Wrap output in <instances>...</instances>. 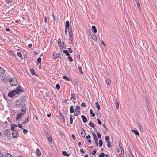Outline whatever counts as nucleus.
I'll list each match as a JSON object with an SVG mask.
<instances>
[{"label": "nucleus", "instance_id": "473e14b6", "mask_svg": "<svg viewBox=\"0 0 157 157\" xmlns=\"http://www.w3.org/2000/svg\"><path fill=\"white\" fill-rule=\"evenodd\" d=\"M70 123L72 124L73 122V119L72 117V116L71 115H70Z\"/></svg>", "mask_w": 157, "mask_h": 157}, {"label": "nucleus", "instance_id": "5701e85b", "mask_svg": "<svg viewBox=\"0 0 157 157\" xmlns=\"http://www.w3.org/2000/svg\"><path fill=\"white\" fill-rule=\"evenodd\" d=\"M29 116L28 115L27 116V118L25 119V121H24L22 123L24 124H26L28 122V121H29Z\"/></svg>", "mask_w": 157, "mask_h": 157}, {"label": "nucleus", "instance_id": "a19ab883", "mask_svg": "<svg viewBox=\"0 0 157 157\" xmlns=\"http://www.w3.org/2000/svg\"><path fill=\"white\" fill-rule=\"evenodd\" d=\"M41 59L40 57H39L37 59V63L39 64L41 63Z\"/></svg>", "mask_w": 157, "mask_h": 157}, {"label": "nucleus", "instance_id": "49530a36", "mask_svg": "<svg viewBox=\"0 0 157 157\" xmlns=\"http://www.w3.org/2000/svg\"><path fill=\"white\" fill-rule=\"evenodd\" d=\"M105 154L104 153L102 152L99 155L100 157H104Z\"/></svg>", "mask_w": 157, "mask_h": 157}, {"label": "nucleus", "instance_id": "e2e57ef3", "mask_svg": "<svg viewBox=\"0 0 157 157\" xmlns=\"http://www.w3.org/2000/svg\"><path fill=\"white\" fill-rule=\"evenodd\" d=\"M79 84V81L78 79H77L75 82V84L76 86H78Z\"/></svg>", "mask_w": 157, "mask_h": 157}, {"label": "nucleus", "instance_id": "338daca9", "mask_svg": "<svg viewBox=\"0 0 157 157\" xmlns=\"http://www.w3.org/2000/svg\"><path fill=\"white\" fill-rule=\"evenodd\" d=\"M97 121L98 122V124H100L101 125L102 124V123L101 121H100V120L99 119H97Z\"/></svg>", "mask_w": 157, "mask_h": 157}, {"label": "nucleus", "instance_id": "c9c22d12", "mask_svg": "<svg viewBox=\"0 0 157 157\" xmlns=\"http://www.w3.org/2000/svg\"><path fill=\"white\" fill-rule=\"evenodd\" d=\"M63 78L64 79H66L67 81H69L70 80V78H68L67 76H65V75L64 76H63Z\"/></svg>", "mask_w": 157, "mask_h": 157}, {"label": "nucleus", "instance_id": "ea45409f", "mask_svg": "<svg viewBox=\"0 0 157 157\" xmlns=\"http://www.w3.org/2000/svg\"><path fill=\"white\" fill-rule=\"evenodd\" d=\"M103 145V142L101 139L99 141V145L100 147L102 146Z\"/></svg>", "mask_w": 157, "mask_h": 157}, {"label": "nucleus", "instance_id": "4be33fe9", "mask_svg": "<svg viewBox=\"0 0 157 157\" xmlns=\"http://www.w3.org/2000/svg\"><path fill=\"white\" fill-rule=\"evenodd\" d=\"M69 26V23L68 21H67L65 23V28L68 29Z\"/></svg>", "mask_w": 157, "mask_h": 157}, {"label": "nucleus", "instance_id": "aec40b11", "mask_svg": "<svg viewBox=\"0 0 157 157\" xmlns=\"http://www.w3.org/2000/svg\"><path fill=\"white\" fill-rule=\"evenodd\" d=\"M81 134L83 138H85L86 136L85 132L84 130V129H82V132L81 131Z\"/></svg>", "mask_w": 157, "mask_h": 157}, {"label": "nucleus", "instance_id": "37998d69", "mask_svg": "<svg viewBox=\"0 0 157 157\" xmlns=\"http://www.w3.org/2000/svg\"><path fill=\"white\" fill-rule=\"evenodd\" d=\"M70 29H68V31H69V36H73V33L71 30H69Z\"/></svg>", "mask_w": 157, "mask_h": 157}, {"label": "nucleus", "instance_id": "7ed1b4c3", "mask_svg": "<svg viewBox=\"0 0 157 157\" xmlns=\"http://www.w3.org/2000/svg\"><path fill=\"white\" fill-rule=\"evenodd\" d=\"M25 104L23 103L22 101L20 99L18 100L16 102V105L17 107H19L21 106H25Z\"/></svg>", "mask_w": 157, "mask_h": 157}, {"label": "nucleus", "instance_id": "393cba45", "mask_svg": "<svg viewBox=\"0 0 157 157\" xmlns=\"http://www.w3.org/2000/svg\"><path fill=\"white\" fill-rule=\"evenodd\" d=\"M91 36H92V38L93 39L94 41H96L97 40V38L96 36L94 35V34L91 35Z\"/></svg>", "mask_w": 157, "mask_h": 157}, {"label": "nucleus", "instance_id": "774afa93", "mask_svg": "<svg viewBox=\"0 0 157 157\" xmlns=\"http://www.w3.org/2000/svg\"><path fill=\"white\" fill-rule=\"evenodd\" d=\"M91 138V136L90 135H89L86 136V138L87 139H90Z\"/></svg>", "mask_w": 157, "mask_h": 157}, {"label": "nucleus", "instance_id": "f257e3e1", "mask_svg": "<svg viewBox=\"0 0 157 157\" xmlns=\"http://www.w3.org/2000/svg\"><path fill=\"white\" fill-rule=\"evenodd\" d=\"M9 82L10 85L12 86H15L17 84V80L14 78H11L9 79Z\"/></svg>", "mask_w": 157, "mask_h": 157}, {"label": "nucleus", "instance_id": "f03ea898", "mask_svg": "<svg viewBox=\"0 0 157 157\" xmlns=\"http://www.w3.org/2000/svg\"><path fill=\"white\" fill-rule=\"evenodd\" d=\"M17 94H20L21 93H23L24 90L22 89L21 87L20 86H18L16 89L15 90H14Z\"/></svg>", "mask_w": 157, "mask_h": 157}, {"label": "nucleus", "instance_id": "de8ad7c7", "mask_svg": "<svg viewBox=\"0 0 157 157\" xmlns=\"http://www.w3.org/2000/svg\"><path fill=\"white\" fill-rule=\"evenodd\" d=\"M56 87L58 90H59L60 88V86L59 84H56Z\"/></svg>", "mask_w": 157, "mask_h": 157}, {"label": "nucleus", "instance_id": "3c124183", "mask_svg": "<svg viewBox=\"0 0 157 157\" xmlns=\"http://www.w3.org/2000/svg\"><path fill=\"white\" fill-rule=\"evenodd\" d=\"M69 38H70V40L71 41V43H72V42L73 41V36H69Z\"/></svg>", "mask_w": 157, "mask_h": 157}, {"label": "nucleus", "instance_id": "0e129e2a", "mask_svg": "<svg viewBox=\"0 0 157 157\" xmlns=\"http://www.w3.org/2000/svg\"><path fill=\"white\" fill-rule=\"evenodd\" d=\"M80 152L82 154L84 153H85V151L83 150L82 148H81L80 150Z\"/></svg>", "mask_w": 157, "mask_h": 157}, {"label": "nucleus", "instance_id": "b1692460", "mask_svg": "<svg viewBox=\"0 0 157 157\" xmlns=\"http://www.w3.org/2000/svg\"><path fill=\"white\" fill-rule=\"evenodd\" d=\"M70 111L71 113H74V108L73 106H71L70 107Z\"/></svg>", "mask_w": 157, "mask_h": 157}, {"label": "nucleus", "instance_id": "c85d7f7f", "mask_svg": "<svg viewBox=\"0 0 157 157\" xmlns=\"http://www.w3.org/2000/svg\"><path fill=\"white\" fill-rule=\"evenodd\" d=\"M95 105H96V107L99 110H100V108L98 102H95Z\"/></svg>", "mask_w": 157, "mask_h": 157}, {"label": "nucleus", "instance_id": "7c9ffc66", "mask_svg": "<svg viewBox=\"0 0 157 157\" xmlns=\"http://www.w3.org/2000/svg\"><path fill=\"white\" fill-rule=\"evenodd\" d=\"M89 125L90 127L94 128V127L95 125L94 123H93L92 121H90L89 123Z\"/></svg>", "mask_w": 157, "mask_h": 157}, {"label": "nucleus", "instance_id": "8fccbe9b", "mask_svg": "<svg viewBox=\"0 0 157 157\" xmlns=\"http://www.w3.org/2000/svg\"><path fill=\"white\" fill-rule=\"evenodd\" d=\"M116 105V108L117 109H119V103L117 101Z\"/></svg>", "mask_w": 157, "mask_h": 157}, {"label": "nucleus", "instance_id": "6e6552de", "mask_svg": "<svg viewBox=\"0 0 157 157\" xmlns=\"http://www.w3.org/2000/svg\"><path fill=\"white\" fill-rule=\"evenodd\" d=\"M26 107L25 106H23L21 108V113L24 115L26 113Z\"/></svg>", "mask_w": 157, "mask_h": 157}, {"label": "nucleus", "instance_id": "680f3d73", "mask_svg": "<svg viewBox=\"0 0 157 157\" xmlns=\"http://www.w3.org/2000/svg\"><path fill=\"white\" fill-rule=\"evenodd\" d=\"M130 154L132 156V157H135L133 155L131 149H130Z\"/></svg>", "mask_w": 157, "mask_h": 157}, {"label": "nucleus", "instance_id": "79ce46f5", "mask_svg": "<svg viewBox=\"0 0 157 157\" xmlns=\"http://www.w3.org/2000/svg\"><path fill=\"white\" fill-rule=\"evenodd\" d=\"M96 151H97L96 149H94L93 151H92V155H94L96 154Z\"/></svg>", "mask_w": 157, "mask_h": 157}, {"label": "nucleus", "instance_id": "dca6fc26", "mask_svg": "<svg viewBox=\"0 0 157 157\" xmlns=\"http://www.w3.org/2000/svg\"><path fill=\"white\" fill-rule=\"evenodd\" d=\"M26 98L25 96L22 97L20 99V100H21L22 102L24 103H25V102H26Z\"/></svg>", "mask_w": 157, "mask_h": 157}, {"label": "nucleus", "instance_id": "a18cd8bd", "mask_svg": "<svg viewBox=\"0 0 157 157\" xmlns=\"http://www.w3.org/2000/svg\"><path fill=\"white\" fill-rule=\"evenodd\" d=\"M23 132L24 134H26L28 132V131L27 129H25L24 128H23Z\"/></svg>", "mask_w": 157, "mask_h": 157}, {"label": "nucleus", "instance_id": "bf43d9fd", "mask_svg": "<svg viewBox=\"0 0 157 157\" xmlns=\"http://www.w3.org/2000/svg\"><path fill=\"white\" fill-rule=\"evenodd\" d=\"M44 132H45V133L46 134V137H47L49 135H48V131H47L45 130L44 131Z\"/></svg>", "mask_w": 157, "mask_h": 157}, {"label": "nucleus", "instance_id": "864d4df0", "mask_svg": "<svg viewBox=\"0 0 157 157\" xmlns=\"http://www.w3.org/2000/svg\"><path fill=\"white\" fill-rule=\"evenodd\" d=\"M48 140V141H51L52 140V138L50 136L48 137V136L47 137H46Z\"/></svg>", "mask_w": 157, "mask_h": 157}, {"label": "nucleus", "instance_id": "412c9836", "mask_svg": "<svg viewBox=\"0 0 157 157\" xmlns=\"http://www.w3.org/2000/svg\"><path fill=\"white\" fill-rule=\"evenodd\" d=\"M90 113L93 117H94L95 116V113L93 112V111L92 109H90Z\"/></svg>", "mask_w": 157, "mask_h": 157}, {"label": "nucleus", "instance_id": "bb28decb", "mask_svg": "<svg viewBox=\"0 0 157 157\" xmlns=\"http://www.w3.org/2000/svg\"><path fill=\"white\" fill-rule=\"evenodd\" d=\"M132 132H134L136 135H139V134L137 130H132Z\"/></svg>", "mask_w": 157, "mask_h": 157}, {"label": "nucleus", "instance_id": "2eb2a0df", "mask_svg": "<svg viewBox=\"0 0 157 157\" xmlns=\"http://www.w3.org/2000/svg\"><path fill=\"white\" fill-rule=\"evenodd\" d=\"M36 153H37V155L38 156H40L41 155V151L40 150V149H37L36 150Z\"/></svg>", "mask_w": 157, "mask_h": 157}, {"label": "nucleus", "instance_id": "c756f323", "mask_svg": "<svg viewBox=\"0 0 157 157\" xmlns=\"http://www.w3.org/2000/svg\"><path fill=\"white\" fill-rule=\"evenodd\" d=\"M146 106L147 108H148V109L149 108V101H148V99L146 98Z\"/></svg>", "mask_w": 157, "mask_h": 157}, {"label": "nucleus", "instance_id": "c03bdc74", "mask_svg": "<svg viewBox=\"0 0 157 157\" xmlns=\"http://www.w3.org/2000/svg\"><path fill=\"white\" fill-rule=\"evenodd\" d=\"M96 133L98 137V138L99 139L101 138V134L98 132H96Z\"/></svg>", "mask_w": 157, "mask_h": 157}, {"label": "nucleus", "instance_id": "20e7f679", "mask_svg": "<svg viewBox=\"0 0 157 157\" xmlns=\"http://www.w3.org/2000/svg\"><path fill=\"white\" fill-rule=\"evenodd\" d=\"M80 107L79 106L77 105L76 106V109H75V112L74 114L75 116H77L80 113Z\"/></svg>", "mask_w": 157, "mask_h": 157}, {"label": "nucleus", "instance_id": "4468645a", "mask_svg": "<svg viewBox=\"0 0 157 157\" xmlns=\"http://www.w3.org/2000/svg\"><path fill=\"white\" fill-rule=\"evenodd\" d=\"M62 153L63 155L66 156L67 157H68L70 155V154L69 153H68L64 151H63Z\"/></svg>", "mask_w": 157, "mask_h": 157}, {"label": "nucleus", "instance_id": "f704fd0d", "mask_svg": "<svg viewBox=\"0 0 157 157\" xmlns=\"http://www.w3.org/2000/svg\"><path fill=\"white\" fill-rule=\"evenodd\" d=\"M92 29L94 30V32L95 33H96L97 32V30L96 29V27L94 26H92Z\"/></svg>", "mask_w": 157, "mask_h": 157}, {"label": "nucleus", "instance_id": "052dcab7", "mask_svg": "<svg viewBox=\"0 0 157 157\" xmlns=\"http://www.w3.org/2000/svg\"><path fill=\"white\" fill-rule=\"evenodd\" d=\"M73 99H74L75 98V95L74 94H71V97Z\"/></svg>", "mask_w": 157, "mask_h": 157}, {"label": "nucleus", "instance_id": "423d86ee", "mask_svg": "<svg viewBox=\"0 0 157 157\" xmlns=\"http://www.w3.org/2000/svg\"><path fill=\"white\" fill-rule=\"evenodd\" d=\"M13 132H12V135L13 137V138H16L18 137V133L17 131L16 130H13Z\"/></svg>", "mask_w": 157, "mask_h": 157}, {"label": "nucleus", "instance_id": "603ef678", "mask_svg": "<svg viewBox=\"0 0 157 157\" xmlns=\"http://www.w3.org/2000/svg\"><path fill=\"white\" fill-rule=\"evenodd\" d=\"M106 83L108 85H109L111 84L110 81L109 79H107L106 80Z\"/></svg>", "mask_w": 157, "mask_h": 157}, {"label": "nucleus", "instance_id": "5fc2aeb1", "mask_svg": "<svg viewBox=\"0 0 157 157\" xmlns=\"http://www.w3.org/2000/svg\"><path fill=\"white\" fill-rule=\"evenodd\" d=\"M122 144H121V142H119V146L121 149H121H123V148H122Z\"/></svg>", "mask_w": 157, "mask_h": 157}, {"label": "nucleus", "instance_id": "69168bd1", "mask_svg": "<svg viewBox=\"0 0 157 157\" xmlns=\"http://www.w3.org/2000/svg\"><path fill=\"white\" fill-rule=\"evenodd\" d=\"M82 106V107H86V105L85 103L83 102L81 104V105Z\"/></svg>", "mask_w": 157, "mask_h": 157}, {"label": "nucleus", "instance_id": "ddd939ff", "mask_svg": "<svg viewBox=\"0 0 157 157\" xmlns=\"http://www.w3.org/2000/svg\"><path fill=\"white\" fill-rule=\"evenodd\" d=\"M137 125L138 126V127L139 128V129L140 130V132H143V128H142V127L141 126V125L140 124V123H138L137 124Z\"/></svg>", "mask_w": 157, "mask_h": 157}, {"label": "nucleus", "instance_id": "4c0bfd02", "mask_svg": "<svg viewBox=\"0 0 157 157\" xmlns=\"http://www.w3.org/2000/svg\"><path fill=\"white\" fill-rule=\"evenodd\" d=\"M5 157H12V155L10 154L7 153L5 155Z\"/></svg>", "mask_w": 157, "mask_h": 157}, {"label": "nucleus", "instance_id": "6e6d98bb", "mask_svg": "<svg viewBox=\"0 0 157 157\" xmlns=\"http://www.w3.org/2000/svg\"><path fill=\"white\" fill-rule=\"evenodd\" d=\"M68 59L70 61H73L72 57L70 56H68Z\"/></svg>", "mask_w": 157, "mask_h": 157}, {"label": "nucleus", "instance_id": "2f4dec72", "mask_svg": "<svg viewBox=\"0 0 157 157\" xmlns=\"http://www.w3.org/2000/svg\"><path fill=\"white\" fill-rule=\"evenodd\" d=\"M59 113L60 115V118L61 119L63 120V122H65V120L64 119V116L61 113Z\"/></svg>", "mask_w": 157, "mask_h": 157}, {"label": "nucleus", "instance_id": "e433bc0d", "mask_svg": "<svg viewBox=\"0 0 157 157\" xmlns=\"http://www.w3.org/2000/svg\"><path fill=\"white\" fill-rule=\"evenodd\" d=\"M78 69L79 70V71L80 73L81 74H83V72L82 71V68L80 67V66H78Z\"/></svg>", "mask_w": 157, "mask_h": 157}, {"label": "nucleus", "instance_id": "39448f33", "mask_svg": "<svg viewBox=\"0 0 157 157\" xmlns=\"http://www.w3.org/2000/svg\"><path fill=\"white\" fill-rule=\"evenodd\" d=\"M17 93L16 92V91L14 90H13L12 92H9L8 94V96L9 97L12 98L14 96H15L16 94H17Z\"/></svg>", "mask_w": 157, "mask_h": 157}, {"label": "nucleus", "instance_id": "f3484780", "mask_svg": "<svg viewBox=\"0 0 157 157\" xmlns=\"http://www.w3.org/2000/svg\"><path fill=\"white\" fill-rule=\"evenodd\" d=\"M110 138L108 136H106L105 137V140L106 141L107 143H110L109 141Z\"/></svg>", "mask_w": 157, "mask_h": 157}, {"label": "nucleus", "instance_id": "cd10ccee", "mask_svg": "<svg viewBox=\"0 0 157 157\" xmlns=\"http://www.w3.org/2000/svg\"><path fill=\"white\" fill-rule=\"evenodd\" d=\"M17 56L21 58V59H23V57L22 56L21 53L19 52H18L17 53Z\"/></svg>", "mask_w": 157, "mask_h": 157}, {"label": "nucleus", "instance_id": "9b49d317", "mask_svg": "<svg viewBox=\"0 0 157 157\" xmlns=\"http://www.w3.org/2000/svg\"><path fill=\"white\" fill-rule=\"evenodd\" d=\"M23 115L21 113L18 114L16 116V120L17 121L21 118V117Z\"/></svg>", "mask_w": 157, "mask_h": 157}, {"label": "nucleus", "instance_id": "6ab92c4d", "mask_svg": "<svg viewBox=\"0 0 157 157\" xmlns=\"http://www.w3.org/2000/svg\"><path fill=\"white\" fill-rule=\"evenodd\" d=\"M63 52L65 53L68 56H69L70 55L68 50H63Z\"/></svg>", "mask_w": 157, "mask_h": 157}, {"label": "nucleus", "instance_id": "58836bf2", "mask_svg": "<svg viewBox=\"0 0 157 157\" xmlns=\"http://www.w3.org/2000/svg\"><path fill=\"white\" fill-rule=\"evenodd\" d=\"M135 2L136 3L137 6L140 9V3H139L138 1V0H136L135 1Z\"/></svg>", "mask_w": 157, "mask_h": 157}, {"label": "nucleus", "instance_id": "f8f14e48", "mask_svg": "<svg viewBox=\"0 0 157 157\" xmlns=\"http://www.w3.org/2000/svg\"><path fill=\"white\" fill-rule=\"evenodd\" d=\"M82 118V119L83 122L84 123H86L87 121V119L86 118L84 115H82L81 116Z\"/></svg>", "mask_w": 157, "mask_h": 157}, {"label": "nucleus", "instance_id": "1a4fd4ad", "mask_svg": "<svg viewBox=\"0 0 157 157\" xmlns=\"http://www.w3.org/2000/svg\"><path fill=\"white\" fill-rule=\"evenodd\" d=\"M93 136L94 138V140L95 142L96 145V146L97 147H98V140L97 137L96 136V134H95L93 132Z\"/></svg>", "mask_w": 157, "mask_h": 157}, {"label": "nucleus", "instance_id": "13d9d810", "mask_svg": "<svg viewBox=\"0 0 157 157\" xmlns=\"http://www.w3.org/2000/svg\"><path fill=\"white\" fill-rule=\"evenodd\" d=\"M10 53L12 55H15V53L13 51L11 50L9 51Z\"/></svg>", "mask_w": 157, "mask_h": 157}, {"label": "nucleus", "instance_id": "a878e982", "mask_svg": "<svg viewBox=\"0 0 157 157\" xmlns=\"http://www.w3.org/2000/svg\"><path fill=\"white\" fill-rule=\"evenodd\" d=\"M17 126V125L15 124L11 125V129L12 130H14V128Z\"/></svg>", "mask_w": 157, "mask_h": 157}, {"label": "nucleus", "instance_id": "72a5a7b5", "mask_svg": "<svg viewBox=\"0 0 157 157\" xmlns=\"http://www.w3.org/2000/svg\"><path fill=\"white\" fill-rule=\"evenodd\" d=\"M30 72L31 73V74L32 75H35V73L34 71V70L33 69V68H31L30 69Z\"/></svg>", "mask_w": 157, "mask_h": 157}, {"label": "nucleus", "instance_id": "4d7b16f0", "mask_svg": "<svg viewBox=\"0 0 157 157\" xmlns=\"http://www.w3.org/2000/svg\"><path fill=\"white\" fill-rule=\"evenodd\" d=\"M111 142H110V143H108V144H107V147L109 148H110L111 147Z\"/></svg>", "mask_w": 157, "mask_h": 157}, {"label": "nucleus", "instance_id": "a211bd4d", "mask_svg": "<svg viewBox=\"0 0 157 157\" xmlns=\"http://www.w3.org/2000/svg\"><path fill=\"white\" fill-rule=\"evenodd\" d=\"M57 43H58V44L59 46L63 47V46L62 45L61 40L60 39L58 40ZM62 50V48L61 49V50Z\"/></svg>", "mask_w": 157, "mask_h": 157}, {"label": "nucleus", "instance_id": "09e8293b", "mask_svg": "<svg viewBox=\"0 0 157 157\" xmlns=\"http://www.w3.org/2000/svg\"><path fill=\"white\" fill-rule=\"evenodd\" d=\"M45 95L46 97L49 98L50 97L49 95L48 92H46L45 93Z\"/></svg>", "mask_w": 157, "mask_h": 157}, {"label": "nucleus", "instance_id": "9d476101", "mask_svg": "<svg viewBox=\"0 0 157 157\" xmlns=\"http://www.w3.org/2000/svg\"><path fill=\"white\" fill-rule=\"evenodd\" d=\"M5 73V70L2 68L0 67V76H1L4 74Z\"/></svg>", "mask_w": 157, "mask_h": 157}, {"label": "nucleus", "instance_id": "0eeeda50", "mask_svg": "<svg viewBox=\"0 0 157 157\" xmlns=\"http://www.w3.org/2000/svg\"><path fill=\"white\" fill-rule=\"evenodd\" d=\"M8 79L9 78L7 77L4 76L2 77L1 81L4 83H6L7 82V81Z\"/></svg>", "mask_w": 157, "mask_h": 157}]
</instances>
